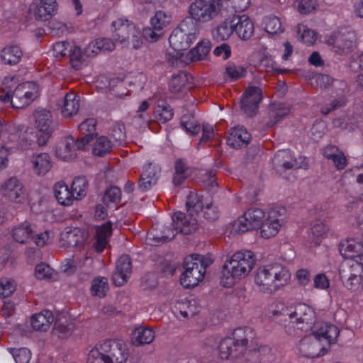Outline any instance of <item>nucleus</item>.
I'll use <instances>...</instances> for the list:
<instances>
[{"instance_id":"obj_33","label":"nucleus","mask_w":363,"mask_h":363,"mask_svg":"<svg viewBox=\"0 0 363 363\" xmlns=\"http://www.w3.org/2000/svg\"><path fill=\"white\" fill-rule=\"evenodd\" d=\"M218 351L222 359L237 358L243 354H240L238 350H235V340L231 337H227L220 342Z\"/></svg>"},{"instance_id":"obj_30","label":"nucleus","mask_w":363,"mask_h":363,"mask_svg":"<svg viewBox=\"0 0 363 363\" xmlns=\"http://www.w3.org/2000/svg\"><path fill=\"white\" fill-rule=\"evenodd\" d=\"M282 222L280 219L273 218L272 213H269L268 218L264 220L260 225V235L264 239H269L275 236L280 230Z\"/></svg>"},{"instance_id":"obj_54","label":"nucleus","mask_w":363,"mask_h":363,"mask_svg":"<svg viewBox=\"0 0 363 363\" xmlns=\"http://www.w3.org/2000/svg\"><path fill=\"white\" fill-rule=\"evenodd\" d=\"M181 125L186 133H191V135H197L201 130L200 125L193 117L190 118L185 116H182Z\"/></svg>"},{"instance_id":"obj_20","label":"nucleus","mask_w":363,"mask_h":363,"mask_svg":"<svg viewBox=\"0 0 363 363\" xmlns=\"http://www.w3.org/2000/svg\"><path fill=\"white\" fill-rule=\"evenodd\" d=\"M132 272L131 259L128 255L121 256L117 262L116 269L112 275L113 284L116 286L124 285Z\"/></svg>"},{"instance_id":"obj_50","label":"nucleus","mask_w":363,"mask_h":363,"mask_svg":"<svg viewBox=\"0 0 363 363\" xmlns=\"http://www.w3.org/2000/svg\"><path fill=\"white\" fill-rule=\"evenodd\" d=\"M186 81V74L184 72H181L174 74L169 82V90L174 93L182 91L187 82Z\"/></svg>"},{"instance_id":"obj_49","label":"nucleus","mask_w":363,"mask_h":363,"mask_svg":"<svg viewBox=\"0 0 363 363\" xmlns=\"http://www.w3.org/2000/svg\"><path fill=\"white\" fill-rule=\"evenodd\" d=\"M263 23L264 25V30L270 34H278L283 33L284 30L280 18L277 16H267Z\"/></svg>"},{"instance_id":"obj_29","label":"nucleus","mask_w":363,"mask_h":363,"mask_svg":"<svg viewBox=\"0 0 363 363\" xmlns=\"http://www.w3.org/2000/svg\"><path fill=\"white\" fill-rule=\"evenodd\" d=\"M112 234V223L108 220L96 229V240L94 244L97 252H102L108 243V238Z\"/></svg>"},{"instance_id":"obj_47","label":"nucleus","mask_w":363,"mask_h":363,"mask_svg":"<svg viewBox=\"0 0 363 363\" xmlns=\"http://www.w3.org/2000/svg\"><path fill=\"white\" fill-rule=\"evenodd\" d=\"M328 230V227L322 222L313 225L308 235L311 242L319 245Z\"/></svg>"},{"instance_id":"obj_7","label":"nucleus","mask_w":363,"mask_h":363,"mask_svg":"<svg viewBox=\"0 0 363 363\" xmlns=\"http://www.w3.org/2000/svg\"><path fill=\"white\" fill-rule=\"evenodd\" d=\"M315 83L320 89H328L332 86L331 96L335 97L330 104L320 107V113L328 115L333 111L344 107L347 103L345 95L347 84L345 80L334 79L328 74H317L315 77Z\"/></svg>"},{"instance_id":"obj_19","label":"nucleus","mask_w":363,"mask_h":363,"mask_svg":"<svg viewBox=\"0 0 363 363\" xmlns=\"http://www.w3.org/2000/svg\"><path fill=\"white\" fill-rule=\"evenodd\" d=\"M232 23L234 33L243 40H249L254 33V24L246 14H233Z\"/></svg>"},{"instance_id":"obj_8","label":"nucleus","mask_w":363,"mask_h":363,"mask_svg":"<svg viewBox=\"0 0 363 363\" xmlns=\"http://www.w3.org/2000/svg\"><path fill=\"white\" fill-rule=\"evenodd\" d=\"M208 263L199 254H194L185 258L184 267L185 271L180 277L181 284L186 288H194L202 281Z\"/></svg>"},{"instance_id":"obj_3","label":"nucleus","mask_w":363,"mask_h":363,"mask_svg":"<svg viewBox=\"0 0 363 363\" xmlns=\"http://www.w3.org/2000/svg\"><path fill=\"white\" fill-rule=\"evenodd\" d=\"M255 264V255L252 251L247 250L237 251L226 260L223 266L220 284L225 288L232 287L247 277Z\"/></svg>"},{"instance_id":"obj_37","label":"nucleus","mask_w":363,"mask_h":363,"mask_svg":"<svg viewBox=\"0 0 363 363\" xmlns=\"http://www.w3.org/2000/svg\"><path fill=\"white\" fill-rule=\"evenodd\" d=\"M96 120L94 118H89L82 121L78 126L79 130L84 136L79 139L83 140L86 145L92 140L93 135L96 134Z\"/></svg>"},{"instance_id":"obj_52","label":"nucleus","mask_w":363,"mask_h":363,"mask_svg":"<svg viewBox=\"0 0 363 363\" xmlns=\"http://www.w3.org/2000/svg\"><path fill=\"white\" fill-rule=\"evenodd\" d=\"M345 269L340 270V277L342 281L345 282V286L350 290H357L361 286V277L350 276L346 274Z\"/></svg>"},{"instance_id":"obj_42","label":"nucleus","mask_w":363,"mask_h":363,"mask_svg":"<svg viewBox=\"0 0 363 363\" xmlns=\"http://www.w3.org/2000/svg\"><path fill=\"white\" fill-rule=\"evenodd\" d=\"M222 12L225 10L233 15L245 11L250 4V0H221Z\"/></svg>"},{"instance_id":"obj_24","label":"nucleus","mask_w":363,"mask_h":363,"mask_svg":"<svg viewBox=\"0 0 363 363\" xmlns=\"http://www.w3.org/2000/svg\"><path fill=\"white\" fill-rule=\"evenodd\" d=\"M251 139L250 134L243 126H237L231 129L227 139V144L233 148H241L247 145Z\"/></svg>"},{"instance_id":"obj_48","label":"nucleus","mask_w":363,"mask_h":363,"mask_svg":"<svg viewBox=\"0 0 363 363\" xmlns=\"http://www.w3.org/2000/svg\"><path fill=\"white\" fill-rule=\"evenodd\" d=\"M245 216L250 220L254 229L260 227L264 218L265 217V212L259 208H251L244 213Z\"/></svg>"},{"instance_id":"obj_5","label":"nucleus","mask_w":363,"mask_h":363,"mask_svg":"<svg viewBox=\"0 0 363 363\" xmlns=\"http://www.w3.org/2000/svg\"><path fill=\"white\" fill-rule=\"evenodd\" d=\"M197 38L196 28L186 21H182L175 28L169 38L170 47L177 52L175 55L169 57V63L173 67H183V51L186 50Z\"/></svg>"},{"instance_id":"obj_39","label":"nucleus","mask_w":363,"mask_h":363,"mask_svg":"<svg viewBox=\"0 0 363 363\" xmlns=\"http://www.w3.org/2000/svg\"><path fill=\"white\" fill-rule=\"evenodd\" d=\"M34 231L28 223H23L15 227L11 232L13 240L19 243L24 244L33 238Z\"/></svg>"},{"instance_id":"obj_41","label":"nucleus","mask_w":363,"mask_h":363,"mask_svg":"<svg viewBox=\"0 0 363 363\" xmlns=\"http://www.w3.org/2000/svg\"><path fill=\"white\" fill-rule=\"evenodd\" d=\"M34 118V127L40 132L38 139V143L40 146L45 145V138L44 137V128L45 127V109L40 108L36 109L33 114Z\"/></svg>"},{"instance_id":"obj_60","label":"nucleus","mask_w":363,"mask_h":363,"mask_svg":"<svg viewBox=\"0 0 363 363\" xmlns=\"http://www.w3.org/2000/svg\"><path fill=\"white\" fill-rule=\"evenodd\" d=\"M346 274L353 277L363 276V260L353 259L350 260Z\"/></svg>"},{"instance_id":"obj_63","label":"nucleus","mask_w":363,"mask_h":363,"mask_svg":"<svg viewBox=\"0 0 363 363\" xmlns=\"http://www.w3.org/2000/svg\"><path fill=\"white\" fill-rule=\"evenodd\" d=\"M129 40H130V43L134 49L140 48L144 40H146L145 37L143 35V30L141 31L135 26L130 34Z\"/></svg>"},{"instance_id":"obj_44","label":"nucleus","mask_w":363,"mask_h":363,"mask_svg":"<svg viewBox=\"0 0 363 363\" xmlns=\"http://www.w3.org/2000/svg\"><path fill=\"white\" fill-rule=\"evenodd\" d=\"M246 69L240 66L236 65L233 62H228L225 67L224 78L226 82H235L238 79L245 77L246 75Z\"/></svg>"},{"instance_id":"obj_53","label":"nucleus","mask_w":363,"mask_h":363,"mask_svg":"<svg viewBox=\"0 0 363 363\" xmlns=\"http://www.w3.org/2000/svg\"><path fill=\"white\" fill-rule=\"evenodd\" d=\"M9 351L13 356L16 363H28L30 360L31 352L27 348H10Z\"/></svg>"},{"instance_id":"obj_16","label":"nucleus","mask_w":363,"mask_h":363,"mask_svg":"<svg viewBox=\"0 0 363 363\" xmlns=\"http://www.w3.org/2000/svg\"><path fill=\"white\" fill-rule=\"evenodd\" d=\"M275 161L285 169H307L308 164L306 157L298 156L294 158L290 150H279L274 155Z\"/></svg>"},{"instance_id":"obj_25","label":"nucleus","mask_w":363,"mask_h":363,"mask_svg":"<svg viewBox=\"0 0 363 363\" xmlns=\"http://www.w3.org/2000/svg\"><path fill=\"white\" fill-rule=\"evenodd\" d=\"M211 48V44L209 40L199 42L195 48L190 50L185 55L186 60H183V67L191 62L203 60L208 55Z\"/></svg>"},{"instance_id":"obj_22","label":"nucleus","mask_w":363,"mask_h":363,"mask_svg":"<svg viewBox=\"0 0 363 363\" xmlns=\"http://www.w3.org/2000/svg\"><path fill=\"white\" fill-rule=\"evenodd\" d=\"M113 37L114 40L121 44L126 42L130 38V34L135 26L133 23L124 18H118L113 21Z\"/></svg>"},{"instance_id":"obj_55","label":"nucleus","mask_w":363,"mask_h":363,"mask_svg":"<svg viewBox=\"0 0 363 363\" xmlns=\"http://www.w3.org/2000/svg\"><path fill=\"white\" fill-rule=\"evenodd\" d=\"M200 213L203 214V217L209 221L216 220L219 218V211L218 207L213 206L212 202L206 203V206H203L200 210Z\"/></svg>"},{"instance_id":"obj_64","label":"nucleus","mask_w":363,"mask_h":363,"mask_svg":"<svg viewBox=\"0 0 363 363\" xmlns=\"http://www.w3.org/2000/svg\"><path fill=\"white\" fill-rule=\"evenodd\" d=\"M317 6V0H301L298 5V10L302 14H308L315 11Z\"/></svg>"},{"instance_id":"obj_38","label":"nucleus","mask_w":363,"mask_h":363,"mask_svg":"<svg viewBox=\"0 0 363 363\" xmlns=\"http://www.w3.org/2000/svg\"><path fill=\"white\" fill-rule=\"evenodd\" d=\"M157 177L151 164L144 168L138 182V187L142 191H146L151 189L157 182Z\"/></svg>"},{"instance_id":"obj_40","label":"nucleus","mask_w":363,"mask_h":363,"mask_svg":"<svg viewBox=\"0 0 363 363\" xmlns=\"http://www.w3.org/2000/svg\"><path fill=\"white\" fill-rule=\"evenodd\" d=\"M113 144L107 136L101 135L96 138L92 147V153L99 157H103L111 152Z\"/></svg>"},{"instance_id":"obj_35","label":"nucleus","mask_w":363,"mask_h":363,"mask_svg":"<svg viewBox=\"0 0 363 363\" xmlns=\"http://www.w3.org/2000/svg\"><path fill=\"white\" fill-rule=\"evenodd\" d=\"M132 341L135 346L151 343L155 339V332L149 328H136L133 333Z\"/></svg>"},{"instance_id":"obj_34","label":"nucleus","mask_w":363,"mask_h":363,"mask_svg":"<svg viewBox=\"0 0 363 363\" xmlns=\"http://www.w3.org/2000/svg\"><path fill=\"white\" fill-rule=\"evenodd\" d=\"M23 52L17 45H8L1 52V60L6 65L18 64L22 57Z\"/></svg>"},{"instance_id":"obj_32","label":"nucleus","mask_w":363,"mask_h":363,"mask_svg":"<svg viewBox=\"0 0 363 363\" xmlns=\"http://www.w3.org/2000/svg\"><path fill=\"white\" fill-rule=\"evenodd\" d=\"M153 115L158 123H165L173 118L174 112L165 100L160 99L154 108Z\"/></svg>"},{"instance_id":"obj_18","label":"nucleus","mask_w":363,"mask_h":363,"mask_svg":"<svg viewBox=\"0 0 363 363\" xmlns=\"http://www.w3.org/2000/svg\"><path fill=\"white\" fill-rule=\"evenodd\" d=\"M3 195L11 201L21 203L25 199L22 183L15 177L6 180L1 186Z\"/></svg>"},{"instance_id":"obj_23","label":"nucleus","mask_w":363,"mask_h":363,"mask_svg":"<svg viewBox=\"0 0 363 363\" xmlns=\"http://www.w3.org/2000/svg\"><path fill=\"white\" fill-rule=\"evenodd\" d=\"M255 331L250 327H239L235 329L233 339L235 340V350L240 354H244L247 348L249 340L253 342Z\"/></svg>"},{"instance_id":"obj_1","label":"nucleus","mask_w":363,"mask_h":363,"mask_svg":"<svg viewBox=\"0 0 363 363\" xmlns=\"http://www.w3.org/2000/svg\"><path fill=\"white\" fill-rule=\"evenodd\" d=\"M272 314L274 320L284 327L288 335L300 336L303 333L313 335L314 340L309 342L308 338H304L300 344L301 352L308 358L325 355L327 350L321 346V342L333 344L339 335L337 327L317 320L315 311L306 303L286 306L284 303H278Z\"/></svg>"},{"instance_id":"obj_17","label":"nucleus","mask_w":363,"mask_h":363,"mask_svg":"<svg viewBox=\"0 0 363 363\" xmlns=\"http://www.w3.org/2000/svg\"><path fill=\"white\" fill-rule=\"evenodd\" d=\"M339 251L345 259L363 260V238L361 240L348 238L341 240Z\"/></svg>"},{"instance_id":"obj_21","label":"nucleus","mask_w":363,"mask_h":363,"mask_svg":"<svg viewBox=\"0 0 363 363\" xmlns=\"http://www.w3.org/2000/svg\"><path fill=\"white\" fill-rule=\"evenodd\" d=\"M23 127L19 125L9 130L6 137H3L0 146H4L8 144L11 146V152H13L19 149H24L28 147L27 140L25 134L23 133Z\"/></svg>"},{"instance_id":"obj_51","label":"nucleus","mask_w":363,"mask_h":363,"mask_svg":"<svg viewBox=\"0 0 363 363\" xmlns=\"http://www.w3.org/2000/svg\"><path fill=\"white\" fill-rule=\"evenodd\" d=\"M108 288V281L106 278L96 277L92 281L91 293L94 296L102 298L106 296Z\"/></svg>"},{"instance_id":"obj_62","label":"nucleus","mask_w":363,"mask_h":363,"mask_svg":"<svg viewBox=\"0 0 363 363\" xmlns=\"http://www.w3.org/2000/svg\"><path fill=\"white\" fill-rule=\"evenodd\" d=\"M234 228L240 233H244L249 230H254L250 220H247L244 213L235 221Z\"/></svg>"},{"instance_id":"obj_4","label":"nucleus","mask_w":363,"mask_h":363,"mask_svg":"<svg viewBox=\"0 0 363 363\" xmlns=\"http://www.w3.org/2000/svg\"><path fill=\"white\" fill-rule=\"evenodd\" d=\"M290 279L289 269L274 263L259 266L255 273V283L260 291L272 294L287 285Z\"/></svg>"},{"instance_id":"obj_58","label":"nucleus","mask_w":363,"mask_h":363,"mask_svg":"<svg viewBox=\"0 0 363 363\" xmlns=\"http://www.w3.org/2000/svg\"><path fill=\"white\" fill-rule=\"evenodd\" d=\"M16 290L14 281L11 279L3 278L0 279V296L3 298L11 296Z\"/></svg>"},{"instance_id":"obj_59","label":"nucleus","mask_w":363,"mask_h":363,"mask_svg":"<svg viewBox=\"0 0 363 363\" xmlns=\"http://www.w3.org/2000/svg\"><path fill=\"white\" fill-rule=\"evenodd\" d=\"M121 199V191L116 186L108 188L104 196V201L108 204L109 203H118Z\"/></svg>"},{"instance_id":"obj_9","label":"nucleus","mask_w":363,"mask_h":363,"mask_svg":"<svg viewBox=\"0 0 363 363\" xmlns=\"http://www.w3.org/2000/svg\"><path fill=\"white\" fill-rule=\"evenodd\" d=\"M38 95V85L32 82H26L18 85L15 89L8 91L0 96L4 103H10L13 108H23L29 105Z\"/></svg>"},{"instance_id":"obj_12","label":"nucleus","mask_w":363,"mask_h":363,"mask_svg":"<svg viewBox=\"0 0 363 363\" xmlns=\"http://www.w3.org/2000/svg\"><path fill=\"white\" fill-rule=\"evenodd\" d=\"M52 108H60L64 117L69 118L76 114L79 108V96L73 92L57 93L50 99Z\"/></svg>"},{"instance_id":"obj_46","label":"nucleus","mask_w":363,"mask_h":363,"mask_svg":"<svg viewBox=\"0 0 363 363\" xmlns=\"http://www.w3.org/2000/svg\"><path fill=\"white\" fill-rule=\"evenodd\" d=\"M72 191L76 200H81L86 195L88 182L85 177H76L71 185Z\"/></svg>"},{"instance_id":"obj_31","label":"nucleus","mask_w":363,"mask_h":363,"mask_svg":"<svg viewBox=\"0 0 363 363\" xmlns=\"http://www.w3.org/2000/svg\"><path fill=\"white\" fill-rule=\"evenodd\" d=\"M72 323L69 317L63 313L57 315L53 333L60 338H65L71 334Z\"/></svg>"},{"instance_id":"obj_57","label":"nucleus","mask_w":363,"mask_h":363,"mask_svg":"<svg viewBox=\"0 0 363 363\" xmlns=\"http://www.w3.org/2000/svg\"><path fill=\"white\" fill-rule=\"evenodd\" d=\"M33 172L39 176L45 174V156L43 153L38 154L31 159Z\"/></svg>"},{"instance_id":"obj_14","label":"nucleus","mask_w":363,"mask_h":363,"mask_svg":"<svg viewBox=\"0 0 363 363\" xmlns=\"http://www.w3.org/2000/svg\"><path fill=\"white\" fill-rule=\"evenodd\" d=\"M170 17L162 11H158L150 19V27L143 28V35L147 42H155L161 36V31L169 23Z\"/></svg>"},{"instance_id":"obj_61","label":"nucleus","mask_w":363,"mask_h":363,"mask_svg":"<svg viewBox=\"0 0 363 363\" xmlns=\"http://www.w3.org/2000/svg\"><path fill=\"white\" fill-rule=\"evenodd\" d=\"M36 20L45 21V0H35L30 9Z\"/></svg>"},{"instance_id":"obj_56","label":"nucleus","mask_w":363,"mask_h":363,"mask_svg":"<svg viewBox=\"0 0 363 363\" xmlns=\"http://www.w3.org/2000/svg\"><path fill=\"white\" fill-rule=\"evenodd\" d=\"M111 134L115 142L118 143V145H121L125 142L126 138V133L124 124L119 122L114 123L112 127Z\"/></svg>"},{"instance_id":"obj_2","label":"nucleus","mask_w":363,"mask_h":363,"mask_svg":"<svg viewBox=\"0 0 363 363\" xmlns=\"http://www.w3.org/2000/svg\"><path fill=\"white\" fill-rule=\"evenodd\" d=\"M203 203L201 197L197 193L190 191L186 198V207L190 216L178 211L172 216L171 225L165 226L161 236L153 238L155 244L168 242L172 240L177 233L189 235L197 228V220L194 215H199Z\"/></svg>"},{"instance_id":"obj_36","label":"nucleus","mask_w":363,"mask_h":363,"mask_svg":"<svg viewBox=\"0 0 363 363\" xmlns=\"http://www.w3.org/2000/svg\"><path fill=\"white\" fill-rule=\"evenodd\" d=\"M233 33L232 17H228L213 30L212 35L213 39L217 41H224L228 39Z\"/></svg>"},{"instance_id":"obj_45","label":"nucleus","mask_w":363,"mask_h":363,"mask_svg":"<svg viewBox=\"0 0 363 363\" xmlns=\"http://www.w3.org/2000/svg\"><path fill=\"white\" fill-rule=\"evenodd\" d=\"M63 240L72 247H79L84 243V233L78 228H71L63 234Z\"/></svg>"},{"instance_id":"obj_28","label":"nucleus","mask_w":363,"mask_h":363,"mask_svg":"<svg viewBox=\"0 0 363 363\" xmlns=\"http://www.w3.org/2000/svg\"><path fill=\"white\" fill-rule=\"evenodd\" d=\"M289 113V109L284 103L274 102L270 104L266 121L267 127L274 126L278 121Z\"/></svg>"},{"instance_id":"obj_13","label":"nucleus","mask_w":363,"mask_h":363,"mask_svg":"<svg viewBox=\"0 0 363 363\" xmlns=\"http://www.w3.org/2000/svg\"><path fill=\"white\" fill-rule=\"evenodd\" d=\"M262 90L260 87H247L242 95L241 109L249 117L254 116L258 111L259 104L262 100Z\"/></svg>"},{"instance_id":"obj_43","label":"nucleus","mask_w":363,"mask_h":363,"mask_svg":"<svg viewBox=\"0 0 363 363\" xmlns=\"http://www.w3.org/2000/svg\"><path fill=\"white\" fill-rule=\"evenodd\" d=\"M69 52L70 65L76 70L81 69L86 61L85 57H88L85 54V50L82 51L81 47L74 45L70 47Z\"/></svg>"},{"instance_id":"obj_11","label":"nucleus","mask_w":363,"mask_h":363,"mask_svg":"<svg viewBox=\"0 0 363 363\" xmlns=\"http://www.w3.org/2000/svg\"><path fill=\"white\" fill-rule=\"evenodd\" d=\"M219 13H222L221 0H195L189 6V13L196 22H208Z\"/></svg>"},{"instance_id":"obj_15","label":"nucleus","mask_w":363,"mask_h":363,"mask_svg":"<svg viewBox=\"0 0 363 363\" xmlns=\"http://www.w3.org/2000/svg\"><path fill=\"white\" fill-rule=\"evenodd\" d=\"M86 146L79 138L75 140L72 136H68L61 140L60 145L56 148L55 155L59 159L69 161L77 156V150H84Z\"/></svg>"},{"instance_id":"obj_26","label":"nucleus","mask_w":363,"mask_h":363,"mask_svg":"<svg viewBox=\"0 0 363 363\" xmlns=\"http://www.w3.org/2000/svg\"><path fill=\"white\" fill-rule=\"evenodd\" d=\"M114 48L115 43L111 39L107 38H97L85 48V54L88 57H92L101 52L112 51Z\"/></svg>"},{"instance_id":"obj_10","label":"nucleus","mask_w":363,"mask_h":363,"mask_svg":"<svg viewBox=\"0 0 363 363\" xmlns=\"http://www.w3.org/2000/svg\"><path fill=\"white\" fill-rule=\"evenodd\" d=\"M327 44L335 54L347 55L357 48V35L352 30L339 28L328 37Z\"/></svg>"},{"instance_id":"obj_27","label":"nucleus","mask_w":363,"mask_h":363,"mask_svg":"<svg viewBox=\"0 0 363 363\" xmlns=\"http://www.w3.org/2000/svg\"><path fill=\"white\" fill-rule=\"evenodd\" d=\"M54 194L57 202L65 206H71L76 200L71 188L62 181L55 184Z\"/></svg>"},{"instance_id":"obj_6","label":"nucleus","mask_w":363,"mask_h":363,"mask_svg":"<svg viewBox=\"0 0 363 363\" xmlns=\"http://www.w3.org/2000/svg\"><path fill=\"white\" fill-rule=\"evenodd\" d=\"M120 340L108 339L97 343L88 354L87 363H125L128 352Z\"/></svg>"}]
</instances>
